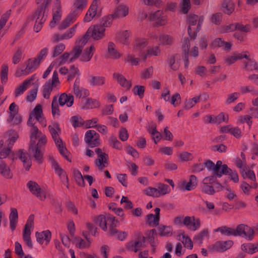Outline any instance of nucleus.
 Instances as JSON below:
<instances>
[{
	"label": "nucleus",
	"instance_id": "obj_1",
	"mask_svg": "<svg viewBox=\"0 0 258 258\" xmlns=\"http://www.w3.org/2000/svg\"><path fill=\"white\" fill-rule=\"evenodd\" d=\"M46 142V136L43 135L41 136L37 144L30 143L28 151L38 164H41L43 162V150Z\"/></svg>",
	"mask_w": 258,
	"mask_h": 258
},
{
	"label": "nucleus",
	"instance_id": "obj_2",
	"mask_svg": "<svg viewBox=\"0 0 258 258\" xmlns=\"http://www.w3.org/2000/svg\"><path fill=\"white\" fill-rule=\"evenodd\" d=\"M46 8H47L39 6L32 16V19L33 20H35L34 29L36 32H38L40 30L42 24L46 20L47 16V13L46 12Z\"/></svg>",
	"mask_w": 258,
	"mask_h": 258
},
{
	"label": "nucleus",
	"instance_id": "obj_3",
	"mask_svg": "<svg viewBox=\"0 0 258 258\" xmlns=\"http://www.w3.org/2000/svg\"><path fill=\"white\" fill-rule=\"evenodd\" d=\"M134 236L135 240L127 242L125 245V248L130 251L137 252L141 247L144 246L146 238L140 232L136 233Z\"/></svg>",
	"mask_w": 258,
	"mask_h": 258
},
{
	"label": "nucleus",
	"instance_id": "obj_4",
	"mask_svg": "<svg viewBox=\"0 0 258 258\" xmlns=\"http://www.w3.org/2000/svg\"><path fill=\"white\" fill-rule=\"evenodd\" d=\"M199 20V16L197 15L189 14L186 16V23L188 24L187 33L190 40H195L197 36V33L199 31H197V26Z\"/></svg>",
	"mask_w": 258,
	"mask_h": 258
},
{
	"label": "nucleus",
	"instance_id": "obj_5",
	"mask_svg": "<svg viewBox=\"0 0 258 258\" xmlns=\"http://www.w3.org/2000/svg\"><path fill=\"white\" fill-rule=\"evenodd\" d=\"M105 30V29L103 27L97 24L93 27H89L83 37L86 38L87 41H88L89 36L94 40H99L104 37Z\"/></svg>",
	"mask_w": 258,
	"mask_h": 258
},
{
	"label": "nucleus",
	"instance_id": "obj_6",
	"mask_svg": "<svg viewBox=\"0 0 258 258\" xmlns=\"http://www.w3.org/2000/svg\"><path fill=\"white\" fill-rule=\"evenodd\" d=\"M34 217L33 215L29 216L23 231V239L30 248L33 247L31 239V228L33 227Z\"/></svg>",
	"mask_w": 258,
	"mask_h": 258
},
{
	"label": "nucleus",
	"instance_id": "obj_7",
	"mask_svg": "<svg viewBox=\"0 0 258 258\" xmlns=\"http://www.w3.org/2000/svg\"><path fill=\"white\" fill-rule=\"evenodd\" d=\"M59 83L58 73L56 71H54L53 73L51 82L49 81L43 86L42 91L43 97L46 99L49 98L53 88L55 87L57 85L59 84Z\"/></svg>",
	"mask_w": 258,
	"mask_h": 258
},
{
	"label": "nucleus",
	"instance_id": "obj_8",
	"mask_svg": "<svg viewBox=\"0 0 258 258\" xmlns=\"http://www.w3.org/2000/svg\"><path fill=\"white\" fill-rule=\"evenodd\" d=\"M85 142L88 146L94 148L100 145V135L94 130H89L85 135Z\"/></svg>",
	"mask_w": 258,
	"mask_h": 258
},
{
	"label": "nucleus",
	"instance_id": "obj_9",
	"mask_svg": "<svg viewBox=\"0 0 258 258\" xmlns=\"http://www.w3.org/2000/svg\"><path fill=\"white\" fill-rule=\"evenodd\" d=\"M254 235L253 229L245 224H239L236 227V236L245 238L248 240H251Z\"/></svg>",
	"mask_w": 258,
	"mask_h": 258
},
{
	"label": "nucleus",
	"instance_id": "obj_10",
	"mask_svg": "<svg viewBox=\"0 0 258 258\" xmlns=\"http://www.w3.org/2000/svg\"><path fill=\"white\" fill-rule=\"evenodd\" d=\"M87 42L86 39L83 37L76 40L75 45L71 53L72 56L70 59V62H73L80 56L82 49Z\"/></svg>",
	"mask_w": 258,
	"mask_h": 258
},
{
	"label": "nucleus",
	"instance_id": "obj_11",
	"mask_svg": "<svg viewBox=\"0 0 258 258\" xmlns=\"http://www.w3.org/2000/svg\"><path fill=\"white\" fill-rule=\"evenodd\" d=\"M233 242L231 240L225 241H218L214 244L208 247V250L211 252H224L229 249L233 245Z\"/></svg>",
	"mask_w": 258,
	"mask_h": 258
},
{
	"label": "nucleus",
	"instance_id": "obj_12",
	"mask_svg": "<svg viewBox=\"0 0 258 258\" xmlns=\"http://www.w3.org/2000/svg\"><path fill=\"white\" fill-rule=\"evenodd\" d=\"M27 186L31 192L40 200L43 201L45 199V192L42 190L37 182L30 180L27 183Z\"/></svg>",
	"mask_w": 258,
	"mask_h": 258
},
{
	"label": "nucleus",
	"instance_id": "obj_13",
	"mask_svg": "<svg viewBox=\"0 0 258 258\" xmlns=\"http://www.w3.org/2000/svg\"><path fill=\"white\" fill-rule=\"evenodd\" d=\"M98 2V0L93 1L91 5L85 16L84 18V22H89L95 16L100 17L101 16V13L99 12H97Z\"/></svg>",
	"mask_w": 258,
	"mask_h": 258
},
{
	"label": "nucleus",
	"instance_id": "obj_14",
	"mask_svg": "<svg viewBox=\"0 0 258 258\" xmlns=\"http://www.w3.org/2000/svg\"><path fill=\"white\" fill-rule=\"evenodd\" d=\"M88 0H74L71 13L77 17L87 5Z\"/></svg>",
	"mask_w": 258,
	"mask_h": 258
},
{
	"label": "nucleus",
	"instance_id": "obj_15",
	"mask_svg": "<svg viewBox=\"0 0 258 258\" xmlns=\"http://www.w3.org/2000/svg\"><path fill=\"white\" fill-rule=\"evenodd\" d=\"M183 224L188 229L195 231L200 227L201 223L199 219H195L194 217L186 216L183 220Z\"/></svg>",
	"mask_w": 258,
	"mask_h": 258
},
{
	"label": "nucleus",
	"instance_id": "obj_16",
	"mask_svg": "<svg viewBox=\"0 0 258 258\" xmlns=\"http://www.w3.org/2000/svg\"><path fill=\"white\" fill-rule=\"evenodd\" d=\"M48 128L55 144L61 143L62 140L59 138V133L61 132V130L58 123L53 122L48 126Z\"/></svg>",
	"mask_w": 258,
	"mask_h": 258
},
{
	"label": "nucleus",
	"instance_id": "obj_17",
	"mask_svg": "<svg viewBox=\"0 0 258 258\" xmlns=\"http://www.w3.org/2000/svg\"><path fill=\"white\" fill-rule=\"evenodd\" d=\"M34 79L35 76L33 75L30 78L25 80L22 84L16 88L15 91V97H17L23 94L28 88L32 85L31 82Z\"/></svg>",
	"mask_w": 258,
	"mask_h": 258
},
{
	"label": "nucleus",
	"instance_id": "obj_18",
	"mask_svg": "<svg viewBox=\"0 0 258 258\" xmlns=\"http://www.w3.org/2000/svg\"><path fill=\"white\" fill-rule=\"evenodd\" d=\"M19 159L23 163V166L26 170H29L31 166V161L28 158L29 155L23 149H20L17 152Z\"/></svg>",
	"mask_w": 258,
	"mask_h": 258
},
{
	"label": "nucleus",
	"instance_id": "obj_19",
	"mask_svg": "<svg viewBox=\"0 0 258 258\" xmlns=\"http://www.w3.org/2000/svg\"><path fill=\"white\" fill-rule=\"evenodd\" d=\"M80 79L77 78L74 84V93L76 97L79 98H85L89 95V91L84 88H80Z\"/></svg>",
	"mask_w": 258,
	"mask_h": 258
},
{
	"label": "nucleus",
	"instance_id": "obj_20",
	"mask_svg": "<svg viewBox=\"0 0 258 258\" xmlns=\"http://www.w3.org/2000/svg\"><path fill=\"white\" fill-rule=\"evenodd\" d=\"M35 235L37 241L40 244H42L45 240L47 245L50 242L51 237V233L48 230L41 232H36Z\"/></svg>",
	"mask_w": 258,
	"mask_h": 258
},
{
	"label": "nucleus",
	"instance_id": "obj_21",
	"mask_svg": "<svg viewBox=\"0 0 258 258\" xmlns=\"http://www.w3.org/2000/svg\"><path fill=\"white\" fill-rule=\"evenodd\" d=\"M180 56L178 54L169 55L167 60L171 69L173 71H176L180 66Z\"/></svg>",
	"mask_w": 258,
	"mask_h": 258
},
{
	"label": "nucleus",
	"instance_id": "obj_22",
	"mask_svg": "<svg viewBox=\"0 0 258 258\" xmlns=\"http://www.w3.org/2000/svg\"><path fill=\"white\" fill-rule=\"evenodd\" d=\"M128 14V7L124 5H120L115 9L114 13L112 15L114 19H119L125 17Z\"/></svg>",
	"mask_w": 258,
	"mask_h": 258
},
{
	"label": "nucleus",
	"instance_id": "obj_23",
	"mask_svg": "<svg viewBox=\"0 0 258 258\" xmlns=\"http://www.w3.org/2000/svg\"><path fill=\"white\" fill-rule=\"evenodd\" d=\"M214 173L216 175H218L219 178H220L223 174L227 173L229 169L227 164H222V162L220 160L217 161L216 163L214 164Z\"/></svg>",
	"mask_w": 258,
	"mask_h": 258
},
{
	"label": "nucleus",
	"instance_id": "obj_24",
	"mask_svg": "<svg viewBox=\"0 0 258 258\" xmlns=\"http://www.w3.org/2000/svg\"><path fill=\"white\" fill-rule=\"evenodd\" d=\"M113 78L122 87L126 88L127 90L131 88L132 86L131 82L127 81L122 75L118 73H114L113 74Z\"/></svg>",
	"mask_w": 258,
	"mask_h": 258
},
{
	"label": "nucleus",
	"instance_id": "obj_25",
	"mask_svg": "<svg viewBox=\"0 0 258 258\" xmlns=\"http://www.w3.org/2000/svg\"><path fill=\"white\" fill-rule=\"evenodd\" d=\"M60 106L66 104L68 107H71L74 103V96L72 95H68L66 93L61 94L57 99Z\"/></svg>",
	"mask_w": 258,
	"mask_h": 258
},
{
	"label": "nucleus",
	"instance_id": "obj_26",
	"mask_svg": "<svg viewBox=\"0 0 258 258\" xmlns=\"http://www.w3.org/2000/svg\"><path fill=\"white\" fill-rule=\"evenodd\" d=\"M234 9V4L232 0H223L221 10L224 13L230 15L233 12Z\"/></svg>",
	"mask_w": 258,
	"mask_h": 258
},
{
	"label": "nucleus",
	"instance_id": "obj_27",
	"mask_svg": "<svg viewBox=\"0 0 258 258\" xmlns=\"http://www.w3.org/2000/svg\"><path fill=\"white\" fill-rule=\"evenodd\" d=\"M232 44L230 42H225L220 38H216L211 44V47L213 48L223 47L224 50H229L231 49Z\"/></svg>",
	"mask_w": 258,
	"mask_h": 258
},
{
	"label": "nucleus",
	"instance_id": "obj_28",
	"mask_svg": "<svg viewBox=\"0 0 258 258\" xmlns=\"http://www.w3.org/2000/svg\"><path fill=\"white\" fill-rule=\"evenodd\" d=\"M9 220L11 229L14 231L16 229L18 220V211L16 208L11 209Z\"/></svg>",
	"mask_w": 258,
	"mask_h": 258
},
{
	"label": "nucleus",
	"instance_id": "obj_29",
	"mask_svg": "<svg viewBox=\"0 0 258 258\" xmlns=\"http://www.w3.org/2000/svg\"><path fill=\"white\" fill-rule=\"evenodd\" d=\"M76 18L77 17L76 16L70 13L58 26V29L61 30L66 29L76 20Z\"/></svg>",
	"mask_w": 258,
	"mask_h": 258
},
{
	"label": "nucleus",
	"instance_id": "obj_30",
	"mask_svg": "<svg viewBox=\"0 0 258 258\" xmlns=\"http://www.w3.org/2000/svg\"><path fill=\"white\" fill-rule=\"evenodd\" d=\"M40 61L36 57L28 59L25 62L26 64V69L31 73L32 71L37 69L40 64Z\"/></svg>",
	"mask_w": 258,
	"mask_h": 258
},
{
	"label": "nucleus",
	"instance_id": "obj_31",
	"mask_svg": "<svg viewBox=\"0 0 258 258\" xmlns=\"http://www.w3.org/2000/svg\"><path fill=\"white\" fill-rule=\"evenodd\" d=\"M0 173L7 179H11L13 177V174L10 168L3 161L0 162Z\"/></svg>",
	"mask_w": 258,
	"mask_h": 258
},
{
	"label": "nucleus",
	"instance_id": "obj_32",
	"mask_svg": "<svg viewBox=\"0 0 258 258\" xmlns=\"http://www.w3.org/2000/svg\"><path fill=\"white\" fill-rule=\"evenodd\" d=\"M197 178L195 175H191L189 177V181L186 182L185 181L182 182V185L184 186L185 189L190 190L194 189L197 185Z\"/></svg>",
	"mask_w": 258,
	"mask_h": 258
},
{
	"label": "nucleus",
	"instance_id": "obj_33",
	"mask_svg": "<svg viewBox=\"0 0 258 258\" xmlns=\"http://www.w3.org/2000/svg\"><path fill=\"white\" fill-rule=\"evenodd\" d=\"M95 50L94 46L91 45L89 48H86L81 55L80 60L82 61H89L93 56Z\"/></svg>",
	"mask_w": 258,
	"mask_h": 258
},
{
	"label": "nucleus",
	"instance_id": "obj_34",
	"mask_svg": "<svg viewBox=\"0 0 258 258\" xmlns=\"http://www.w3.org/2000/svg\"><path fill=\"white\" fill-rule=\"evenodd\" d=\"M115 48V45L113 42H109L108 43L107 52L109 56L113 59H117L120 57V54Z\"/></svg>",
	"mask_w": 258,
	"mask_h": 258
},
{
	"label": "nucleus",
	"instance_id": "obj_35",
	"mask_svg": "<svg viewBox=\"0 0 258 258\" xmlns=\"http://www.w3.org/2000/svg\"><path fill=\"white\" fill-rule=\"evenodd\" d=\"M94 222L96 225H99L103 230H107V217H106L103 215H100L94 219Z\"/></svg>",
	"mask_w": 258,
	"mask_h": 258
},
{
	"label": "nucleus",
	"instance_id": "obj_36",
	"mask_svg": "<svg viewBox=\"0 0 258 258\" xmlns=\"http://www.w3.org/2000/svg\"><path fill=\"white\" fill-rule=\"evenodd\" d=\"M98 158L95 161L96 166L100 170H102L104 168V165L103 163H106L108 164V156L107 154H102L98 156Z\"/></svg>",
	"mask_w": 258,
	"mask_h": 258
},
{
	"label": "nucleus",
	"instance_id": "obj_37",
	"mask_svg": "<svg viewBox=\"0 0 258 258\" xmlns=\"http://www.w3.org/2000/svg\"><path fill=\"white\" fill-rule=\"evenodd\" d=\"M215 231L216 232H220L221 234L226 236L233 235L236 236V228L234 229L227 226H222L217 228Z\"/></svg>",
	"mask_w": 258,
	"mask_h": 258
},
{
	"label": "nucleus",
	"instance_id": "obj_38",
	"mask_svg": "<svg viewBox=\"0 0 258 258\" xmlns=\"http://www.w3.org/2000/svg\"><path fill=\"white\" fill-rule=\"evenodd\" d=\"M53 11V20L59 21L61 17V7L59 0L56 1Z\"/></svg>",
	"mask_w": 258,
	"mask_h": 258
},
{
	"label": "nucleus",
	"instance_id": "obj_39",
	"mask_svg": "<svg viewBox=\"0 0 258 258\" xmlns=\"http://www.w3.org/2000/svg\"><path fill=\"white\" fill-rule=\"evenodd\" d=\"M73 175L77 184L79 186L84 187L85 185V182L81 172L78 169H74Z\"/></svg>",
	"mask_w": 258,
	"mask_h": 258
},
{
	"label": "nucleus",
	"instance_id": "obj_40",
	"mask_svg": "<svg viewBox=\"0 0 258 258\" xmlns=\"http://www.w3.org/2000/svg\"><path fill=\"white\" fill-rule=\"evenodd\" d=\"M131 32L128 30H124L118 34L117 38L119 42L123 44L127 45L129 43V38Z\"/></svg>",
	"mask_w": 258,
	"mask_h": 258
},
{
	"label": "nucleus",
	"instance_id": "obj_41",
	"mask_svg": "<svg viewBox=\"0 0 258 258\" xmlns=\"http://www.w3.org/2000/svg\"><path fill=\"white\" fill-rule=\"evenodd\" d=\"M105 78L102 76H91L89 80L90 85L93 86H102L104 84Z\"/></svg>",
	"mask_w": 258,
	"mask_h": 258
},
{
	"label": "nucleus",
	"instance_id": "obj_42",
	"mask_svg": "<svg viewBox=\"0 0 258 258\" xmlns=\"http://www.w3.org/2000/svg\"><path fill=\"white\" fill-rule=\"evenodd\" d=\"M148 131L153 136L154 142L157 144L158 141L161 140L162 135L160 132L157 131L156 125L155 123H153L152 129L148 128Z\"/></svg>",
	"mask_w": 258,
	"mask_h": 258
},
{
	"label": "nucleus",
	"instance_id": "obj_43",
	"mask_svg": "<svg viewBox=\"0 0 258 258\" xmlns=\"http://www.w3.org/2000/svg\"><path fill=\"white\" fill-rule=\"evenodd\" d=\"M100 103L98 101L96 100V99H93L92 98H88L86 99L83 108L87 109H92L98 107Z\"/></svg>",
	"mask_w": 258,
	"mask_h": 258
},
{
	"label": "nucleus",
	"instance_id": "obj_44",
	"mask_svg": "<svg viewBox=\"0 0 258 258\" xmlns=\"http://www.w3.org/2000/svg\"><path fill=\"white\" fill-rule=\"evenodd\" d=\"M30 133V143L35 144L37 137H39L42 133L36 126H32V127H31Z\"/></svg>",
	"mask_w": 258,
	"mask_h": 258
},
{
	"label": "nucleus",
	"instance_id": "obj_45",
	"mask_svg": "<svg viewBox=\"0 0 258 258\" xmlns=\"http://www.w3.org/2000/svg\"><path fill=\"white\" fill-rule=\"evenodd\" d=\"M60 153V154L68 161L71 162V160L69 158V152L66 147L63 145L62 141L61 143H58L55 144Z\"/></svg>",
	"mask_w": 258,
	"mask_h": 258
},
{
	"label": "nucleus",
	"instance_id": "obj_46",
	"mask_svg": "<svg viewBox=\"0 0 258 258\" xmlns=\"http://www.w3.org/2000/svg\"><path fill=\"white\" fill-rule=\"evenodd\" d=\"M158 231L161 236H169L172 234V228L170 226L160 225L158 227Z\"/></svg>",
	"mask_w": 258,
	"mask_h": 258
},
{
	"label": "nucleus",
	"instance_id": "obj_47",
	"mask_svg": "<svg viewBox=\"0 0 258 258\" xmlns=\"http://www.w3.org/2000/svg\"><path fill=\"white\" fill-rule=\"evenodd\" d=\"M52 167L55 170V173L57 174L59 177H61L62 175L66 174V172L59 166L58 163L53 158L50 159Z\"/></svg>",
	"mask_w": 258,
	"mask_h": 258
},
{
	"label": "nucleus",
	"instance_id": "obj_48",
	"mask_svg": "<svg viewBox=\"0 0 258 258\" xmlns=\"http://www.w3.org/2000/svg\"><path fill=\"white\" fill-rule=\"evenodd\" d=\"M113 19H114V18H113L112 15H109L103 17L100 24L98 25L103 27L105 29L106 27H108L111 25Z\"/></svg>",
	"mask_w": 258,
	"mask_h": 258
},
{
	"label": "nucleus",
	"instance_id": "obj_49",
	"mask_svg": "<svg viewBox=\"0 0 258 258\" xmlns=\"http://www.w3.org/2000/svg\"><path fill=\"white\" fill-rule=\"evenodd\" d=\"M31 114L32 115L35 116V118L37 121H41L40 119L43 115L42 106L40 104H37L34 108Z\"/></svg>",
	"mask_w": 258,
	"mask_h": 258
},
{
	"label": "nucleus",
	"instance_id": "obj_50",
	"mask_svg": "<svg viewBox=\"0 0 258 258\" xmlns=\"http://www.w3.org/2000/svg\"><path fill=\"white\" fill-rule=\"evenodd\" d=\"M147 45V41L145 39H138L136 40V44L134 49L135 51H140Z\"/></svg>",
	"mask_w": 258,
	"mask_h": 258
},
{
	"label": "nucleus",
	"instance_id": "obj_51",
	"mask_svg": "<svg viewBox=\"0 0 258 258\" xmlns=\"http://www.w3.org/2000/svg\"><path fill=\"white\" fill-rule=\"evenodd\" d=\"M159 41L164 45H171L173 42V39L168 35H162L159 37Z\"/></svg>",
	"mask_w": 258,
	"mask_h": 258
},
{
	"label": "nucleus",
	"instance_id": "obj_52",
	"mask_svg": "<svg viewBox=\"0 0 258 258\" xmlns=\"http://www.w3.org/2000/svg\"><path fill=\"white\" fill-rule=\"evenodd\" d=\"M208 230L207 229H204L202 230L198 234L195 235L194 240L196 242L202 244L203 243V240L208 236Z\"/></svg>",
	"mask_w": 258,
	"mask_h": 258
},
{
	"label": "nucleus",
	"instance_id": "obj_53",
	"mask_svg": "<svg viewBox=\"0 0 258 258\" xmlns=\"http://www.w3.org/2000/svg\"><path fill=\"white\" fill-rule=\"evenodd\" d=\"M71 122L75 128L82 126L85 124L82 118L77 115L72 116L71 119Z\"/></svg>",
	"mask_w": 258,
	"mask_h": 258
},
{
	"label": "nucleus",
	"instance_id": "obj_54",
	"mask_svg": "<svg viewBox=\"0 0 258 258\" xmlns=\"http://www.w3.org/2000/svg\"><path fill=\"white\" fill-rule=\"evenodd\" d=\"M109 144L110 146L117 150H121L122 148L121 143L113 136L109 138Z\"/></svg>",
	"mask_w": 258,
	"mask_h": 258
},
{
	"label": "nucleus",
	"instance_id": "obj_55",
	"mask_svg": "<svg viewBox=\"0 0 258 258\" xmlns=\"http://www.w3.org/2000/svg\"><path fill=\"white\" fill-rule=\"evenodd\" d=\"M51 111L52 115L54 116L55 115H59L60 111L58 108V105L57 103V97L55 96L52 101L51 103Z\"/></svg>",
	"mask_w": 258,
	"mask_h": 258
},
{
	"label": "nucleus",
	"instance_id": "obj_56",
	"mask_svg": "<svg viewBox=\"0 0 258 258\" xmlns=\"http://www.w3.org/2000/svg\"><path fill=\"white\" fill-rule=\"evenodd\" d=\"M73 243L76 244V246L80 249L87 247L86 242L80 237H74L72 240Z\"/></svg>",
	"mask_w": 258,
	"mask_h": 258
},
{
	"label": "nucleus",
	"instance_id": "obj_57",
	"mask_svg": "<svg viewBox=\"0 0 258 258\" xmlns=\"http://www.w3.org/2000/svg\"><path fill=\"white\" fill-rule=\"evenodd\" d=\"M38 92V87L37 86L34 87L28 93L26 100L28 102H32L36 98Z\"/></svg>",
	"mask_w": 258,
	"mask_h": 258
},
{
	"label": "nucleus",
	"instance_id": "obj_58",
	"mask_svg": "<svg viewBox=\"0 0 258 258\" xmlns=\"http://www.w3.org/2000/svg\"><path fill=\"white\" fill-rule=\"evenodd\" d=\"M145 87L141 85H136L132 91L135 95H138L140 98H142L144 95Z\"/></svg>",
	"mask_w": 258,
	"mask_h": 258
},
{
	"label": "nucleus",
	"instance_id": "obj_59",
	"mask_svg": "<svg viewBox=\"0 0 258 258\" xmlns=\"http://www.w3.org/2000/svg\"><path fill=\"white\" fill-rule=\"evenodd\" d=\"M244 68L247 71H252L254 70H258V67L257 63L251 59H248L247 62H244Z\"/></svg>",
	"mask_w": 258,
	"mask_h": 258
},
{
	"label": "nucleus",
	"instance_id": "obj_60",
	"mask_svg": "<svg viewBox=\"0 0 258 258\" xmlns=\"http://www.w3.org/2000/svg\"><path fill=\"white\" fill-rule=\"evenodd\" d=\"M202 191L209 195H213L216 192L214 186L208 184H203Z\"/></svg>",
	"mask_w": 258,
	"mask_h": 258
},
{
	"label": "nucleus",
	"instance_id": "obj_61",
	"mask_svg": "<svg viewBox=\"0 0 258 258\" xmlns=\"http://www.w3.org/2000/svg\"><path fill=\"white\" fill-rule=\"evenodd\" d=\"M8 67L7 65L3 64L2 67L1 73V79L2 83H6L8 81Z\"/></svg>",
	"mask_w": 258,
	"mask_h": 258
},
{
	"label": "nucleus",
	"instance_id": "obj_62",
	"mask_svg": "<svg viewBox=\"0 0 258 258\" xmlns=\"http://www.w3.org/2000/svg\"><path fill=\"white\" fill-rule=\"evenodd\" d=\"M65 49V45L62 43H60L57 45H56L54 50L52 52V56L53 57H55L59 55L60 54L62 53V52Z\"/></svg>",
	"mask_w": 258,
	"mask_h": 258
},
{
	"label": "nucleus",
	"instance_id": "obj_63",
	"mask_svg": "<svg viewBox=\"0 0 258 258\" xmlns=\"http://www.w3.org/2000/svg\"><path fill=\"white\" fill-rule=\"evenodd\" d=\"M217 177H218V175H216L215 173H213L212 175L209 176L204 178L203 180L202 183L203 184H213L217 180Z\"/></svg>",
	"mask_w": 258,
	"mask_h": 258
},
{
	"label": "nucleus",
	"instance_id": "obj_64",
	"mask_svg": "<svg viewBox=\"0 0 258 258\" xmlns=\"http://www.w3.org/2000/svg\"><path fill=\"white\" fill-rule=\"evenodd\" d=\"M158 190L161 195H164L169 193L170 191L169 186L167 184L159 183L158 185Z\"/></svg>",
	"mask_w": 258,
	"mask_h": 258
}]
</instances>
